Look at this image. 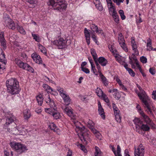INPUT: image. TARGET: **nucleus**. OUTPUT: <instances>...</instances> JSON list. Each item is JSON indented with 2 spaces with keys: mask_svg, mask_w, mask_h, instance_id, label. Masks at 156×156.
I'll return each mask as SVG.
<instances>
[{
  "mask_svg": "<svg viewBox=\"0 0 156 156\" xmlns=\"http://www.w3.org/2000/svg\"><path fill=\"white\" fill-rule=\"evenodd\" d=\"M6 86L7 92L11 95L18 94L20 90L19 82L15 78H11L7 80Z\"/></svg>",
  "mask_w": 156,
  "mask_h": 156,
  "instance_id": "obj_1",
  "label": "nucleus"
},
{
  "mask_svg": "<svg viewBox=\"0 0 156 156\" xmlns=\"http://www.w3.org/2000/svg\"><path fill=\"white\" fill-rule=\"evenodd\" d=\"M137 87L141 92L140 93H138V95L140 99L143 103L144 107L147 108L146 111L147 112L148 114L154 115V114L151 109L150 105V100L148 97L147 95L145 92L142 90V88L140 85L137 84Z\"/></svg>",
  "mask_w": 156,
  "mask_h": 156,
  "instance_id": "obj_2",
  "label": "nucleus"
},
{
  "mask_svg": "<svg viewBox=\"0 0 156 156\" xmlns=\"http://www.w3.org/2000/svg\"><path fill=\"white\" fill-rule=\"evenodd\" d=\"M47 4L48 5L52 6L54 9L61 12L65 11L67 5L64 0H49Z\"/></svg>",
  "mask_w": 156,
  "mask_h": 156,
  "instance_id": "obj_3",
  "label": "nucleus"
},
{
  "mask_svg": "<svg viewBox=\"0 0 156 156\" xmlns=\"http://www.w3.org/2000/svg\"><path fill=\"white\" fill-rule=\"evenodd\" d=\"M76 123L80 124L78 122H77ZM74 124L76 126V128L78 129V135L79 138L84 144H87V140L89 139L88 131L84 127H81L82 126H77L76 122H74Z\"/></svg>",
  "mask_w": 156,
  "mask_h": 156,
  "instance_id": "obj_4",
  "label": "nucleus"
},
{
  "mask_svg": "<svg viewBox=\"0 0 156 156\" xmlns=\"http://www.w3.org/2000/svg\"><path fill=\"white\" fill-rule=\"evenodd\" d=\"M10 144L12 149L19 154H21L28 150L25 145L20 143L12 142L10 143Z\"/></svg>",
  "mask_w": 156,
  "mask_h": 156,
  "instance_id": "obj_5",
  "label": "nucleus"
},
{
  "mask_svg": "<svg viewBox=\"0 0 156 156\" xmlns=\"http://www.w3.org/2000/svg\"><path fill=\"white\" fill-rule=\"evenodd\" d=\"M44 100L50 107L49 108H45V111L46 112L52 115L54 111L56 110V105L54 100L50 98L49 95L48 96L47 98H45Z\"/></svg>",
  "mask_w": 156,
  "mask_h": 156,
  "instance_id": "obj_6",
  "label": "nucleus"
},
{
  "mask_svg": "<svg viewBox=\"0 0 156 156\" xmlns=\"http://www.w3.org/2000/svg\"><path fill=\"white\" fill-rule=\"evenodd\" d=\"M52 44L56 46L59 49H62L66 45L71 44L70 40H68L63 38H59L58 40L51 41Z\"/></svg>",
  "mask_w": 156,
  "mask_h": 156,
  "instance_id": "obj_7",
  "label": "nucleus"
},
{
  "mask_svg": "<svg viewBox=\"0 0 156 156\" xmlns=\"http://www.w3.org/2000/svg\"><path fill=\"white\" fill-rule=\"evenodd\" d=\"M14 62L20 68L27 70L30 72L33 73L34 69L26 63L23 62L18 58H16Z\"/></svg>",
  "mask_w": 156,
  "mask_h": 156,
  "instance_id": "obj_8",
  "label": "nucleus"
},
{
  "mask_svg": "<svg viewBox=\"0 0 156 156\" xmlns=\"http://www.w3.org/2000/svg\"><path fill=\"white\" fill-rule=\"evenodd\" d=\"M5 56L2 50L0 48V74H2L4 72V70L5 69V66L6 62L4 59Z\"/></svg>",
  "mask_w": 156,
  "mask_h": 156,
  "instance_id": "obj_9",
  "label": "nucleus"
},
{
  "mask_svg": "<svg viewBox=\"0 0 156 156\" xmlns=\"http://www.w3.org/2000/svg\"><path fill=\"white\" fill-rule=\"evenodd\" d=\"M4 24L9 29L12 30H15L16 28L15 22L9 18H5Z\"/></svg>",
  "mask_w": 156,
  "mask_h": 156,
  "instance_id": "obj_10",
  "label": "nucleus"
},
{
  "mask_svg": "<svg viewBox=\"0 0 156 156\" xmlns=\"http://www.w3.org/2000/svg\"><path fill=\"white\" fill-rule=\"evenodd\" d=\"M118 41L121 47L125 52H127L128 51V49L126 44L125 43L123 36L121 33H119L118 34Z\"/></svg>",
  "mask_w": 156,
  "mask_h": 156,
  "instance_id": "obj_11",
  "label": "nucleus"
},
{
  "mask_svg": "<svg viewBox=\"0 0 156 156\" xmlns=\"http://www.w3.org/2000/svg\"><path fill=\"white\" fill-rule=\"evenodd\" d=\"M144 147L141 144H140L137 149L135 148V156H144L145 153Z\"/></svg>",
  "mask_w": 156,
  "mask_h": 156,
  "instance_id": "obj_12",
  "label": "nucleus"
},
{
  "mask_svg": "<svg viewBox=\"0 0 156 156\" xmlns=\"http://www.w3.org/2000/svg\"><path fill=\"white\" fill-rule=\"evenodd\" d=\"M4 35V32L2 31L0 33V45L3 50H5L7 46L6 40Z\"/></svg>",
  "mask_w": 156,
  "mask_h": 156,
  "instance_id": "obj_13",
  "label": "nucleus"
},
{
  "mask_svg": "<svg viewBox=\"0 0 156 156\" xmlns=\"http://www.w3.org/2000/svg\"><path fill=\"white\" fill-rule=\"evenodd\" d=\"M31 57L36 63L39 64H42L43 61L40 56L36 52L31 55Z\"/></svg>",
  "mask_w": 156,
  "mask_h": 156,
  "instance_id": "obj_14",
  "label": "nucleus"
},
{
  "mask_svg": "<svg viewBox=\"0 0 156 156\" xmlns=\"http://www.w3.org/2000/svg\"><path fill=\"white\" fill-rule=\"evenodd\" d=\"M131 42L132 50L134 52V54L135 55H139V52L137 49V45L136 44L134 38L133 37L131 38Z\"/></svg>",
  "mask_w": 156,
  "mask_h": 156,
  "instance_id": "obj_15",
  "label": "nucleus"
},
{
  "mask_svg": "<svg viewBox=\"0 0 156 156\" xmlns=\"http://www.w3.org/2000/svg\"><path fill=\"white\" fill-rule=\"evenodd\" d=\"M64 111L69 117L74 119L73 113L71 108L66 107L64 109Z\"/></svg>",
  "mask_w": 156,
  "mask_h": 156,
  "instance_id": "obj_16",
  "label": "nucleus"
},
{
  "mask_svg": "<svg viewBox=\"0 0 156 156\" xmlns=\"http://www.w3.org/2000/svg\"><path fill=\"white\" fill-rule=\"evenodd\" d=\"M90 30H88L86 28H85L84 30V33L86 40L88 45H89L90 43Z\"/></svg>",
  "mask_w": 156,
  "mask_h": 156,
  "instance_id": "obj_17",
  "label": "nucleus"
},
{
  "mask_svg": "<svg viewBox=\"0 0 156 156\" xmlns=\"http://www.w3.org/2000/svg\"><path fill=\"white\" fill-rule=\"evenodd\" d=\"M140 113L143 118L142 119L147 124H148L151 122L152 120L147 115H146L143 111L140 112Z\"/></svg>",
  "mask_w": 156,
  "mask_h": 156,
  "instance_id": "obj_18",
  "label": "nucleus"
},
{
  "mask_svg": "<svg viewBox=\"0 0 156 156\" xmlns=\"http://www.w3.org/2000/svg\"><path fill=\"white\" fill-rule=\"evenodd\" d=\"M98 111L99 115L103 119H105V112H104V109L102 107L101 103L100 101H98Z\"/></svg>",
  "mask_w": 156,
  "mask_h": 156,
  "instance_id": "obj_19",
  "label": "nucleus"
},
{
  "mask_svg": "<svg viewBox=\"0 0 156 156\" xmlns=\"http://www.w3.org/2000/svg\"><path fill=\"white\" fill-rule=\"evenodd\" d=\"M108 7L109 12H113L114 10H116L114 4L112 3L111 0H106Z\"/></svg>",
  "mask_w": 156,
  "mask_h": 156,
  "instance_id": "obj_20",
  "label": "nucleus"
},
{
  "mask_svg": "<svg viewBox=\"0 0 156 156\" xmlns=\"http://www.w3.org/2000/svg\"><path fill=\"white\" fill-rule=\"evenodd\" d=\"M133 57H135L136 58V57L134 54H132L131 57L129 56V63L131 65V67L133 69H136V67L135 65V64H136V62L133 59Z\"/></svg>",
  "mask_w": 156,
  "mask_h": 156,
  "instance_id": "obj_21",
  "label": "nucleus"
},
{
  "mask_svg": "<svg viewBox=\"0 0 156 156\" xmlns=\"http://www.w3.org/2000/svg\"><path fill=\"white\" fill-rule=\"evenodd\" d=\"M98 62L102 66H105L108 63L107 60L103 57L97 58Z\"/></svg>",
  "mask_w": 156,
  "mask_h": 156,
  "instance_id": "obj_22",
  "label": "nucleus"
},
{
  "mask_svg": "<svg viewBox=\"0 0 156 156\" xmlns=\"http://www.w3.org/2000/svg\"><path fill=\"white\" fill-rule=\"evenodd\" d=\"M64 100L65 104L66 105H68L70 104L71 101V99L69 95L66 94L64 96L62 97Z\"/></svg>",
  "mask_w": 156,
  "mask_h": 156,
  "instance_id": "obj_23",
  "label": "nucleus"
},
{
  "mask_svg": "<svg viewBox=\"0 0 156 156\" xmlns=\"http://www.w3.org/2000/svg\"><path fill=\"white\" fill-rule=\"evenodd\" d=\"M112 15L114 21L115 22L118 23L119 21V19L116 10H114L113 12H112Z\"/></svg>",
  "mask_w": 156,
  "mask_h": 156,
  "instance_id": "obj_24",
  "label": "nucleus"
},
{
  "mask_svg": "<svg viewBox=\"0 0 156 156\" xmlns=\"http://www.w3.org/2000/svg\"><path fill=\"white\" fill-rule=\"evenodd\" d=\"M17 120L13 116L8 118L6 119V122L5 124L6 125H9L12 122H14L15 123L17 122Z\"/></svg>",
  "mask_w": 156,
  "mask_h": 156,
  "instance_id": "obj_25",
  "label": "nucleus"
},
{
  "mask_svg": "<svg viewBox=\"0 0 156 156\" xmlns=\"http://www.w3.org/2000/svg\"><path fill=\"white\" fill-rule=\"evenodd\" d=\"M133 122L136 126H138L139 127H140L143 123V121L138 118H135L133 120Z\"/></svg>",
  "mask_w": 156,
  "mask_h": 156,
  "instance_id": "obj_26",
  "label": "nucleus"
},
{
  "mask_svg": "<svg viewBox=\"0 0 156 156\" xmlns=\"http://www.w3.org/2000/svg\"><path fill=\"white\" fill-rule=\"evenodd\" d=\"M24 118L25 119H28L30 117L31 114L30 110L26 109L23 112Z\"/></svg>",
  "mask_w": 156,
  "mask_h": 156,
  "instance_id": "obj_27",
  "label": "nucleus"
},
{
  "mask_svg": "<svg viewBox=\"0 0 156 156\" xmlns=\"http://www.w3.org/2000/svg\"><path fill=\"white\" fill-rule=\"evenodd\" d=\"M44 98L42 95L40 94L36 96V100L38 104L41 106L42 104Z\"/></svg>",
  "mask_w": 156,
  "mask_h": 156,
  "instance_id": "obj_28",
  "label": "nucleus"
},
{
  "mask_svg": "<svg viewBox=\"0 0 156 156\" xmlns=\"http://www.w3.org/2000/svg\"><path fill=\"white\" fill-rule=\"evenodd\" d=\"M16 28L17 30L20 34L23 35L26 34V32L22 26L17 25Z\"/></svg>",
  "mask_w": 156,
  "mask_h": 156,
  "instance_id": "obj_29",
  "label": "nucleus"
},
{
  "mask_svg": "<svg viewBox=\"0 0 156 156\" xmlns=\"http://www.w3.org/2000/svg\"><path fill=\"white\" fill-rule=\"evenodd\" d=\"M148 124H144L143 123L140 126V128L144 131H148L150 129V127Z\"/></svg>",
  "mask_w": 156,
  "mask_h": 156,
  "instance_id": "obj_30",
  "label": "nucleus"
},
{
  "mask_svg": "<svg viewBox=\"0 0 156 156\" xmlns=\"http://www.w3.org/2000/svg\"><path fill=\"white\" fill-rule=\"evenodd\" d=\"M92 132L95 135L96 137L99 139H101V134L98 130L96 129H92Z\"/></svg>",
  "mask_w": 156,
  "mask_h": 156,
  "instance_id": "obj_31",
  "label": "nucleus"
},
{
  "mask_svg": "<svg viewBox=\"0 0 156 156\" xmlns=\"http://www.w3.org/2000/svg\"><path fill=\"white\" fill-rule=\"evenodd\" d=\"M43 87L48 93H51L53 91V89L47 84H44Z\"/></svg>",
  "mask_w": 156,
  "mask_h": 156,
  "instance_id": "obj_32",
  "label": "nucleus"
},
{
  "mask_svg": "<svg viewBox=\"0 0 156 156\" xmlns=\"http://www.w3.org/2000/svg\"><path fill=\"white\" fill-rule=\"evenodd\" d=\"M95 152L94 155L95 156H102V153L100 149L97 146H95Z\"/></svg>",
  "mask_w": 156,
  "mask_h": 156,
  "instance_id": "obj_33",
  "label": "nucleus"
},
{
  "mask_svg": "<svg viewBox=\"0 0 156 156\" xmlns=\"http://www.w3.org/2000/svg\"><path fill=\"white\" fill-rule=\"evenodd\" d=\"M94 123L92 121L90 120H89L87 122V126L90 129H91V131H92V129H95L94 127Z\"/></svg>",
  "mask_w": 156,
  "mask_h": 156,
  "instance_id": "obj_34",
  "label": "nucleus"
},
{
  "mask_svg": "<svg viewBox=\"0 0 156 156\" xmlns=\"http://www.w3.org/2000/svg\"><path fill=\"white\" fill-rule=\"evenodd\" d=\"M147 50L148 51L152 50L153 48L152 46L151 40L149 38L147 41Z\"/></svg>",
  "mask_w": 156,
  "mask_h": 156,
  "instance_id": "obj_35",
  "label": "nucleus"
},
{
  "mask_svg": "<svg viewBox=\"0 0 156 156\" xmlns=\"http://www.w3.org/2000/svg\"><path fill=\"white\" fill-rule=\"evenodd\" d=\"M100 77L101 79V81L102 82L104 85L105 86H107L108 85V82L106 77L104 75H102V76Z\"/></svg>",
  "mask_w": 156,
  "mask_h": 156,
  "instance_id": "obj_36",
  "label": "nucleus"
},
{
  "mask_svg": "<svg viewBox=\"0 0 156 156\" xmlns=\"http://www.w3.org/2000/svg\"><path fill=\"white\" fill-rule=\"evenodd\" d=\"M96 93L97 94V95L100 97L103 96V95L104 94L102 90L100 88H97L96 90Z\"/></svg>",
  "mask_w": 156,
  "mask_h": 156,
  "instance_id": "obj_37",
  "label": "nucleus"
},
{
  "mask_svg": "<svg viewBox=\"0 0 156 156\" xmlns=\"http://www.w3.org/2000/svg\"><path fill=\"white\" fill-rule=\"evenodd\" d=\"M49 127L54 132H56L57 130V127L54 123H50L49 125Z\"/></svg>",
  "mask_w": 156,
  "mask_h": 156,
  "instance_id": "obj_38",
  "label": "nucleus"
},
{
  "mask_svg": "<svg viewBox=\"0 0 156 156\" xmlns=\"http://www.w3.org/2000/svg\"><path fill=\"white\" fill-rule=\"evenodd\" d=\"M133 59L136 62V64L137 67L139 69L140 72L141 73L143 72V71L141 67L139 65L138 61L137 58H136L135 57H133Z\"/></svg>",
  "mask_w": 156,
  "mask_h": 156,
  "instance_id": "obj_39",
  "label": "nucleus"
},
{
  "mask_svg": "<svg viewBox=\"0 0 156 156\" xmlns=\"http://www.w3.org/2000/svg\"><path fill=\"white\" fill-rule=\"evenodd\" d=\"M133 59L136 62V64L137 67L139 69L140 72L141 73L143 72V71L141 67L139 65L138 61L137 58H136L135 57H133Z\"/></svg>",
  "mask_w": 156,
  "mask_h": 156,
  "instance_id": "obj_40",
  "label": "nucleus"
},
{
  "mask_svg": "<svg viewBox=\"0 0 156 156\" xmlns=\"http://www.w3.org/2000/svg\"><path fill=\"white\" fill-rule=\"evenodd\" d=\"M91 54L94 60L97 59V55L95 50L94 48H91L90 50Z\"/></svg>",
  "mask_w": 156,
  "mask_h": 156,
  "instance_id": "obj_41",
  "label": "nucleus"
},
{
  "mask_svg": "<svg viewBox=\"0 0 156 156\" xmlns=\"http://www.w3.org/2000/svg\"><path fill=\"white\" fill-rule=\"evenodd\" d=\"M55 119H57L60 118V115L58 112L54 111L52 115Z\"/></svg>",
  "mask_w": 156,
  "mask_h": 156,
  "instance_id": "obj_42",
  "label": "nucleus"
},
{
  "mask_svg": "<svg viewBox=\"0 0 156 156\" xmlns=\"http://www.w3.org/2000/svg\"><path fill=\"white\" fill-rule=\"evenodd\" d=\"M57 90L60 93V95L61 97L65 95L66 94V91L64 90L63 88L60 87H58L57 88Z\"/></svg>",
  "mask_w": 156,
  "mask_h": 156,
  "instance_id": "obj_43",
  "label": "nucleus"
},
{
  "mask_svg": "<svg viewBox=\"0 0 156 156\" xmlns=\"http://www.w3.org/2000/svg\"><path fill=\"white\" fill-rule=\"evenodd\" d=\"M39 48L41 52L43 53H46V48L43 47L42 45L39 44L38 45Z\"/></svg>",
  "mask_w": 156,
  "mask_h": 156,
  "instance_id": "obj_44",
  "label": "nucleus"
},
{
  "mask_svg": "<svg viewBox=\"0 0 156 156\" xmlns=\"http://www.w3.org/2000/svg\"><path fill=\"white\" fill-rule=\"evenodd\" d=\"M96 3H98V4H96L95 5L96 8L98 9L99 11H102L103 10V7L100 4H99V1L98 0H96Z\"/></svg>",
  "mask_w": 156,
  "mask_h": 156,
  "instance_id": "obj_45",
  "label": "nucleus"
},
{
  "mask_svg": "<svg viewBox=\"0 0 156 156\" xmlns=\"http://www.w3.org/2000/svg\"><path fill=\"white\" fill-rule=\"evenodd\" d=\"M32 35L33 37V39L35 40V41L38 42H39L40 41V40L39 37V36L37 35L36 34H32Z\"/></svg>",
  "mask_w": 156,
  "mask_h": 156,
  "instance_id": "obj_46",
  "label": "nucleus"
},
{
  "mask_svg": "<svg viewBox=\"0 0 156 156\" xmlns=\"http://www.w3.org/2000/svg\"><path fill=\"white\" fill-rule=\"evenodd\" d=\"M114 98L117 100H119L121 97L120 94L118 91L116 93H115L113 94Z\"/></svg>",
  "mask_w": 156,
  "mask_h": 156,
  "instance_id": "obj_47",
  "label": "nucleus"
},
{
  "mask_svg": "<svg viewBox=\"0 0 156 156\" xmlns=\"http://www.w3.org/2000/svg\"><path fill=\"white\" fill-rule=\"evenodd\" d=\"M114 45L112 44H109L108 45V48L110 51L112 53H115L116 51L115 50H114Z\"/></svg>",
  "mask_w": 156,
  "mask_h": 156,
  "instance_id": "obj_48",
  "label": "nucleus"
},
{
  "mask_svg": "<svg viewBox=\"0 0 156 156\" xmlns=\"http://www.w3.org/2000/svg\"><path fill=\"white\" fill-rule=\"evenodd\" d=\"M90 28L92 31L94 32H96V31H97V29H98V27L94 24H92Z\"/></svg>",
  "mask_w": 156,
  "mask_h": 156,
  "instance_id": "obj_49",
  "label": "nucleus"
},
{
  "mask_svg": "<svg viewBox=\"0 0 156 156\" xmlns=\"http://www.w3.org/2000/svg\"><path fill=\"white\" fill-rule=\"evenodd\" d=\"M140 61L143 64L146 63L147 62V59L146 57L142 56L140 58Z\"/></svg>",
  "mask_w": 156,
  "mask_h": 156,
  "instance_id": "obj_50",
  "label": "nucleus"
},
{
  "mask_svg": "<svg viewBox=\"0 0 156 156\" xmlns=\"http://www.w3.org/2000/svg\"><path fill=\"white\" fill-rule=\"evenodd\" d=\"M101 97L103 98V100L106 102L107 103L109 104V100L105 94H104L103 95V96H102Z\"/></svg>",
  "mask_w": 156,
  "mask_h": 156,
  "instance_id": "obj_51",
  "label": "nucleus"
},
{
  "mask_svg": "<svg viewBox=\"0 0 156 156\" xmlns=\"http://www.w3.org/2000/svg\"><path fill=\"white\" fill-rule=\"evenodd\" d=\"M115 120L118 122L120 123L121 121V117L120 115V114L115 115Z\"/></svg>",
  "mask_w": 156,
  "mask_h": 156,
  "instance_id": "obj_52",
  "label": "nucleus"
},
{
  "mask_svg": "<svg viewBox=\"0 0 156 156\" xmlns=\"http://www.w3.org/2000/svg\"><path fill=\"white\" fill-rule=\"evenodd\" d=\"M91 70L93 71V73L96 75H97L98 74L97 73H97V70L95 69V67L94 64L91 65Z\"/></svg>",
  "mask_w": 156,
  "mask_h": 156,
  "instance_id": "obj_53",
  "label": "nucleus"
},
{
  "mask_svg": "<svg viewBox=\"0 0 156 156\" xmlns=\"http://www.w3.org/2000/svg\"><path fill=\"white\" fill-rule=\"evenodd\" d=\"M128 71L129 73L132 76H134L135 75V73L131 69H129Z\"/></svg>",
  "mask_w": 156,
  "mask_h": 156,
  "instance_id": "obj_54",
  "label": "nucleus"
},
{
  "mask_svg": "<svg viewBox=\"0 0 156 156\" xmlns=\"http://www.w3.org/2000/svg\"><path fill=\"white\" fill-rule=\"evenodd\" d=\"M112 106L114 112L115 111L118 112V111L119 110L115 104L113 103L112 104Z\"/></svg>",
  "mask_w": 156,
  "mask_h": 156,
  "instance_id": "obj_55",
  "label": "nucleus"
},
{
  "mask_svg": "<svg viewBox=\"0 0 156 156\" xmlns=\"http://www.w3.org/2000/svg\"><path fill=\"white\" fill-rule=\"evenodd\" d=\"M150 73L152 75H154L155 74V70L154 68H150L149 69Z\"/></svg>",
  "mask_w": 156,
  "mask_h": 156,
  "instance_id": "obj_56",
  "label": "nucleus"
},
{
  "mask_svg": "<svg viewBox=\"0 0 156 156\" xmlns=\"http://www.w3.org/2000/svg\"><path fill=\"white\" fill-rule=\"evenodd\" d=\"M81 70L82 71L86 73H90L89 69L86 68H82Z\"/></svg>",
  "mask_w": 156,
  "mask_h": 156,
  "instance_id": "obj_57",
  "label": "nucleus"
},
{
  "mask_svg": "<svg viewBox=\"0 0 156 156\" xmlns=\"http://www.w3.org/2000/svg\"><path fill=\"white\" fill-rule=\"evenodd\" d=\"M124 0H113L114 2L116 3L117 5H119L121 2H123Z\"/></svg>",
  "mask_w": 156,
  "mask_h": 156,
  "instance_id": "obj_58",
  "label": "nucleus"
},
{
  "mask_svg": "<svg viewBox=\"0 0 156 156\" xmlns=\"http://www.w3.org/2000/svg\"><path fill=\"white\" fill-rule=\"evenodd\" d=\"M91 34L92 35L91 37L93 39L94 41L97 43L98 41L97 39V37L93 33Z\"/></svg>",
  "mask_w": 156,
  "mask_h": 156,
  "instance_id": "obj_59",
  "label": "nucleus"
},
{
  "mask_svg": "<svg viewBox=\"0 0 156 156\" xmlns=\"http://www.w3.org/2000/svg\"><path fill=\"white\" fill-rule=\"evenodd\" d=\"M79 146H80L81 150L83 151L84 152H86L87 151L86 149H85L84 146L83 145L81 144H80Z\"/></svg>",
  "mask_w": 156,
  "mask_h": 156,
  "instance_id": "obj_60",
  "label": "nucleus"
},
{
  "mask_svg": "<svg viewBox=\"0 0 156 156\" xmlns=\"http://www.w3.org/2000/svg\"><path fill=\"white\" fill-rule=\"evenodd\" d=\"M152 98L154 99H156V90L153 91L152 94Z\"/></svg>",
  "mask_w": 156,
  "mask_h": 156,
  "instance_id": "obj_61",
  "label": "nucleus"
},
{
  "mask_svg": "<svg viewBox=\"0 0 156 156\" xmlns=\"http://www.w3.org/2000/svg\"><path fill=\"white\" fill-rule=\"evenodd\" d=\"M148 124L149 125L153 127V128H155V124L153 122L152 120L151 121V122H149Z\"/></svg>",
  "mask_w": 156,
  "mask_h": 156,
  "instance_id": "obj_62",
  "label": "nucleus"
},
{
  "mask_svg": "<svg viewBox=\"0 0 156 156\" xmlns=\"http://www.w3.org/2000/svg\"><path fill=\"white\" fill-rule=\"evenodd\" d=\"M148 124L149 125L153 127V128H155V124L153 122L152 120L151 121V122H149Z\"/></svg>",
  "mask_w": 156,
  "mask_h": 156,
  "instance_id": "obj_63",
  "label": "nucleus"
},
{
  "mask_svg": "<svg viewBox=\"0 0 156 156\" xmlns=\"http://www.w3.org/2000/svg\"><path fill=\"white\" fill-rule=\"evenodd\" d=\"M125 156H130L129 154V152L127 149H126L124 151Z\"/></svg>",
  "mask_w": 156,
  "mask_h": 156,
  "instance_id": "obj_64",
  "label": "nucleus"
}]
</instances>
